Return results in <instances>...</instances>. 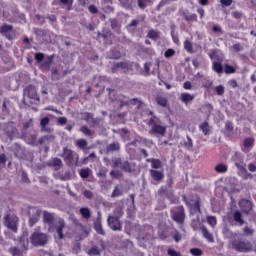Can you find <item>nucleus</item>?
Returning a JSON list of instances; mask_svg holds the SVG:
<instances>
[{
  "instance_id": "obj_1",
  "label": "nucleus",
  "mask_w": 256,
  "mask_h": 256,
  "mask_svg": "<svg viewBox=\"0 0 256 256\" xmlns=\"http://www.w3.org/2000/svg\"><path fill=\"white\" fill-rule=\"evenodd\" d=\"M148 116H150V118L146 125L150 127L149 134L161 135V137L165 136V133H167V127L161 125V118L157 117L153 111H149Z\"/></svg>"
},
{
  "instance_id": "obj_2",
  "label": "nucleus",
  "mask_w": 256,
  "mask_h": 256,
  "mask_svg": "<svg viewBox=\"0 0 256 256\" xmlns=\"http://www.w3.org/2000/svg\"><path fill=\"white\" fill-rule=\"evenodd\" d=\"M231 246L232 249L238 251L239 253H249V251H253V243L243 238H234L231 241Z\"/></svg>"
},
{
  "instance_id": "obj_3",
  "label": "nucleus",
  "mask_w": 256,
  "mask_h": 256,
  "mask_svg": "<svg viewBox=\"0 0 256 256\" xmlns=\"http://www.w3.org/2000/svg\"><path fill=\"white\" fill-rule=\"evenodd\" d=\"M61 157L68 167H71L73 163L75 165H79V154H77V152L73 151L71 148L64 147Z\"/></svg>"
},
{
  "instance_id": "obj_4",
  "label": "nucleus",
  "mask_w": 256,
  "mask_h": 256,
  "mask_svg": "<svg viewBox=\"0 0 256 256\" xmlns=\"http://www.w3.org/2000/svg\"><path fill=\"white\" fill-rule=\"evenodd\" d=\"M170 215L172 221L177 223L180 227H183L185 225V207L183 205L176 206L170 210Z\"/></svg>"
},
{
  "instance_id": "obj_5",
  "label": "nucleus",
  "mask_w": 256,
  "mask_h": 256,
  "mask_svg": "<svg viewBox=\"0 0 256 256\" xmlns=\"http://www.w3.org/2000/svg\"><path fill=\"white\" fill-rule=\"evenodd\" d=\"M30 243L34 247H45L49 243V236L43 232H33L30 236Z\"/></svg>"
},
{
  "instance_id": "obj_6",
  "label": "nucleus",
  "mask_w": 256,
  "mask_h": 256,
  "mask_svg": "<svg viewBox=\"0 0 256 256\" xmlns=\"http://www.w3.org/2000/svg\"><path fill=\"white\" fill-rule=\"evenodd\" d=\"M4 225L12 233H17L19 231V217L15 214H6L4 216Z\"/></svg>"
},
{
  "instance_id": "obj_7",
  "label": "nucleus",
  "mask_w": 256,
  "mask_h": 256,
  "mask_svg": "<svg viewBox=\"0 0 256 256\" xmlns=\"http://www.w3.org/2000/svg\"><path fill=\"white\" fill-rule=\"evenodd\" d=\"M24 97H27L30 99V103H39L41 101V98H39V94H37V88L33 85H28L23 90Z\"/></svg>"
},
{
  "instance_id": "obj_8",
  "label": "nucleus",
  "mask_w": 256,
  "mask_h": 256,
  "mask_svg": "<svg viewBox=\"0 0 256 256\" xmlns=\"http://www.w3.org/2000/svg\"><path fill=\"white\" fill-rule=\"evenodd\" d=\"M231 160L233 161L238 171H245V160L243 159V154L240 152H235Z\"/></svg>"
},
{
  "instance_id": "obj_9",
  "label": "nucleus",
  "mask_w": 256,
  "mask_h": 256,
  "mask_svg": "<svg viewBox=\"0 0 256 256\" xmlns=\"http://www.w3.org/2000/svg\"><path fill=\"white\" fill-rule=\"evenodd\" d=\"M0 33L3 35V37L8 39V41H13V34H15V30L13 29V25L3 24L0 27Z\"/></svg>"
},
{
  "instance_id": "obj_10",
  "label": "nucleus",
  "mask_w": 256,
  "mask_h": 256,
  "mask_svg": "<svg viewBox=\"0 0 256 256\" xmlns=\"http://www.w3.org/2000/svg\"><path fill=\"white\" fill-rule=\"evenodd\" d=\"M107 223L108 227H110L112 231H121V229H123L121 221H119V217L108 216Z\"/></svg>"
},
{
  "instance_id": "obj_11",
  "label": "nucleus",
  "mask_w": 256,
  "mask_h": 256,
  "mask_svg": "<svg viewBox=\"0 0 256 256\" xmlns=\"http://www.w3.org/2000/svg\"><path fill=\"white\" fill-rule=\"evenodd\" d=\"M132 65L128 62H117L112 67V73H117V69H122L124 73H129L132 69Z\"/></svg>"
},
{
  "instance_id": "obj_12",
  "label": "nucleus",
  "mask_w": 256,
  "mask_h": 256,
  "mask_svg": "<svg viewBox=\"0 0 256 256\" xmlns=\"http://www.w3.org/2000/svg\"><path fill=\"white\" fill-rule=\"evenodd\" d=\"M239 205H240L241 209H243V211L246 213L252 212L253 207H255V204L253 203L252 200L245 199V198L239 202Z\"/></svg>"
},
{
  "instance_id": "obj_13",
  "label": "nucleus",
  "mask_w": 256,
  "mask_h": 256,
  "mask_svg": "<svg viewBox=\"0 0 256 256\" xmlns=\"http://www.w3.org/2000/svg\"><path fill=\"white\" fill-rule=\"evenodd\" d=\"M113 103L119 107V109H123V107H129V97L125 95H119L116 99H112Z\"/></svg>"
},
{
  "instance_id": "obj_14",
  "label": "nucleus",
  "mask_w": 256,
  "mask_h": 256,
  "mask_svg": "<svg viewBox=\"0 0 256 256\" xmlns=\"http://www.w3.org/2000/svg\"><path fill=\"white\" fill-rule=\"evenodd\" d=\"M253 147H255V138L253 137L245 138L243 142V148H242L243 153H250Z\"/></svg>"
},
{
  "instance_id": "obj_15",
  "label": "nucleus",
  "mask_w": 256,
  "mask_h": 256,
  "mask_svg": "<svg viewBox=\"0 0 256 256\" xmlns=\"http://www.w3.org/2000/svg\"><path fill=\"white\" fill-rule=\"evenodd\" d=\"M93 227L98 235H105V230H103V224H101V212H98V216L93 224Z\"/></svg>"
},
{
  "instance_id": "obj_16",
  "label": "nucleus",
  "mask_w": 256,
  "mask_h": 256,
  "mask_svg": "<svg viewBox=\"0 0 256 256\" xmlns=\"http://www.w3.org/2000/svg\"><path fill=\"white\" fill-rule=\"evenodd\" d=\"M66 227L67 225L65 224V220L63 219L58 220V222L56 223L55 229L59 236V239H63V237H65V235L63 234V229H65Z\"/></svg>"
},
{
  "instance_id": "obj_17",
  "label": "nucleus",
  "mask_w": 256,
  "mask_h": 256,
  "mask_svg": "<svg viewBox=\"0 0 256 256\" xmlns=\"http://www.w3.org/2000/svg\"><path fill=\"white\" fill-rule=\"evenodd\" d=\"M82 116L84 121H87L90 127H95V125H97V119H95L93 113L84 112Z\"/></svg>"
},
{
  "instance_id": "obj_18",
  "label": "nucleus",
  "mask_w": 256,
  "mask_h": 256,
  "mask_svg": "<svg viewBox=\"0 0 256 256\" xmlns=\"http://www.w3.org/2000/svg\"><path fill=\"white\" fill-rule=\"evenodd\" d=\"M121 169L124 173H135V164L126 160L122 163Z\"/></svg>"
},
{
  "instance_id": "obj_19",
  "label": "nucleus",
  "mask_w": 256,
  "mask_h": 256,
  "mask_svg": "<svg viewBox=\"0 0 256 256\" xmlns=\"http://www.w3.org/2000/svg\"><path fill=\"white\" fill-rule=\"evenodd\" d=\"M40 217H41V212L37 210L29 218V222H28L29 227H34L35 225H37V223H39Z\"/></svg>"
},
{
  "instance_id": "obj_20",
  "label": "nucleus",
  "mask_w": 256,
  "mask_h": 256,
  "mask_svg": "<svg viewBox=\"0 0 256 256\" xmlns=\"http://www.w3.org/2000/svg\"><path fill=\"white\" fill-rule=\"evenodd\" d=\"M200 229H201V233H202L203 237H205V239L208 241V243H215V238H213V234H211V232H209L207 227L202 226Z\"/></svg>"
},
{
  "instance_id": "obj_21",
  "label": "nucleus",
  "mask_w": 256,
  "mask_h": 256,
  "mask_svg": "<svg viewBox=\"0 0 256 256\" xmlns=\"http://www.w3.org/2000/svg\"><path fill=\"white\" fill-rule=\"evenodd\" d=\"M53 59H55V54L47 56L45 61L41 63V67L49 71V69H51V66L53 65Z\"/></svg>"
},
{
  "instance_id": "obj_22",
  "label": "nucleus",
  "mask_w": 256,
  "mask_h": 256,
  "mask_svg": "<svg viewBox=\"0 0 256 256\" xmlns=\"http://www.w3.org/2000/svg\"><path fill=\"white\" fill-rule=\"evenodd\" d=\"M146 162L151 163V167L153 170L161 169L163 167V163L161 162V160L157 158H148Z\"/></svg>"
},
{
  "instance_id": "obj_23",
  "label": "nucleus",
  "mask_w": 256,
  "mask_h": 256,
  "mask_svg": "<svg viewBox=\"0 0 256 256\" xmlns=\"http://www.w3.org/2000/svg\"><path fill=\"white\" fill-rule=\"evenodd\" d=\"M150 177H152V179L154 181H163V177H165V175L163 174V171H158V170H150Z\"/></svg>"
},
{
  "instance_id": "obj_24",
  "label": "nucleus",
  "mask_w": 256,
  "mask_h": 256,
  "mask_svg": "<svg viewBox=\"0 0 256 256\" xmlns=\"http://www.w3.org/2000/svg\"><path fill=\"white\" fill-rule=\"evenodd\" d=\"M19 133V130L13 125H8L6 128V135L9 137V139H13L16 137V135Z\"/></svg>"
},
{
  "instance_id": "obj_25",
  "label": "nucleus",
  "mask_w": 256,
  "mask_h": 256,
  "mask_svg": "<svg viewBox=\"0 0 256 256\" xmlns=\"http://www.w3.org/2000/svg\"><path fill=\"white\" fill-rule=\"evenodd\" d=\"M232 217H233L235 223H238V225H240V227L245 225V220H243V215L241 214V211L236 210L232 214Z\"/></svg>"
},
{
  "instance_id": "obj_26",
  "label": "nucleus",
  "mask_w": 256,
  "mask_h": 256,
  "mask_svg": "<svg viewBox=\"0 0 256 256\" xmlns=\"http://www.w3.org/2000/svg\"><path fill=\"white\" fill-rule=\"evenodd\" d=\"M194 202L193 204H190V209L194 213H201V198H197L196 200H191Z\"/></svg>"
},
{
  "instance_id": "obj_27",
  "label": "nucleus",
  "mask_w": 256,
  "mask_h": 256,
  "mask_svg": "<svg viewBox=\"0 0 256 256\" xmlns=\"http://www.w3.org/2000/svg\"><path fill=\"white\" fill-rule=\"evenodd\" d=\"M158 195H160V197L165 195L167 199H170V201L173 199V192H169L167 186H162L158 191Z\"/></svg>"
},
{
  "instance_id": "obj_28",
  "label": "nucleus",
  "mask_w": 256,
  "mask_h": 256,
  "mask_svg": "<svg viewBox=\"0 0 256 256\" xmlns=\"http://www.w3.org/2000/svg\"><path fill=\"white\" fill-rule=\"evenodd\" d=\"M121 149V144L119 142H112L106 147L107 153H113Z\"/></svg>"
},
{
  "instance_id": "obj_29",
  "label": "nucleus",
  "mask_w": 256,
  "mask_h": 256,
  "mask_svg": "<svg viewBox=\"0 0 256 256\" xmlns=\"http://www.w3.org/2000/svg\"><path fill=\"white\" fill-rule=\"evenodd\" d=\"M214 171L220 174L227 173V171H229V166L224 163H219L214 167Z\"/></svg>"
},
{
  "instance_id": "obj_30",
  "label": "nucleus",
  "mask_w": 256,
  "mask_h": 256,
  "mask_svg": "<svg viewBox=\"0 0 256 256\" xmlns=\"http://www.w3.org/2000/svg\"><path fill=\"white\" fill-rule=\"evenodd\" d=\"M44 223H47L48 225H53V221H55V216H53V214L44 211Z\"/></svg>"
},
{
  "instance_id": "obj_31",
  "label": "nucleus",
  "mask_w": 256,
  "mask_h": 256,
  "mask_svg": "<svg viewBox=\"0 0 256 256\" xmlns=\"http://www.w3.org/2000/svg\"><path fill=\"white\" fill-rule=\"evenodd\" d=\"M195 99V95H191L189 93H182L181 94V101L182 103H185L187 105V103H191V101H193Z\"/></svg>"
},
{
  "instance_id": "obj_32",
  "label": "nucleus",
  "mask_w": 256,
  "mask_h": 256,
  "mask_svg": "<svg viewBox=\"0 0 256 256\" xmlns=\"http://www.w3.org/2000/svg\"><path fill=\"white\" fill-rule=\"evenodd\" d=\"M51 119H49V117H44L40 120V126L42 131H46L47 133H49V128H47V126L49 125Z\"/></svg>"
},
{
  "instance_id": "obj_33",
  "label": "nucleus",
  "mask_w": 256,
  "mask_h": 256,
  "mask_svg": "<svg viewBox=\"0 0 256 256\" xmlns=\"http://www.w3.org/2000/svg\"><path fill=\"white\" fill-rule=\"evenodd\" d=\"M212 70L218 75L223 74V64L221 62H213L212 63Z\"/></svg>"
},
{
  "instance_id": "obj_34",
  "label": "nucleus",
  "mask_w": 256,
  "mask_h": 256,
  "mask_svg": "<svg viewBox=\"0 0 256 256\" xmlns=\"http://www.w3.org/2000/svg\"><path fill=\"white\" fill-rule=\"evenodd\" d=\"M199 129L200 131H202L203 135H209V131L211 130L209 122L205 121L202 124H200Z\"/></svg>"
},
{
  "instance_id": "obj_35",
  "label": "nucleus",
  "mask_w": 256,
  "mask_h": 256,
  "mask_svg": "<svg viewBox=\"0 0 256 256\" xmlns=\"http://www.w3.org/2000/svg\"><path fill=\"white\" fill-rule=\"evenodd\" d=\"M93 173L90 168H82L79 172L81 179H87Z\"/></svg>"
},
{
  "instance_id": "obj_36",
  "label": "nucleus",
  "mask_w": 256,
  "mask_h": 256,
  "mask_svg": "<svg viewBox=\"0 0 256 256\" xmlns=\"http://www.w3.org/2000/svg\"><path fill=\"white\" fill-rule=\"evenodd\" d=\"M185 21H192V22H197V14H191L189 15V11H185L182 13Z\"/></svg>"
},
{
  "instance_id": "obj_37",
  "label": "nucleus",
  "mask_w": 256,
  "mask_h": 256,
  "mask_svg": "<svg viewBox=\"0 0 256 256\" xmlns=\"http://www.w3.org/2000/svg\"><path fill=\"white\" fill-rule=\"evenodd\" d=\"M87 145H88V142L85 139H78L76 141V147H78L79 149H82V151H85V149H87Z\"/></svg>"
},
{
  "instance_id": "obj_38",
  "label": "nucleus",
  "mask_w": 256,
  "mask_h": 256,
  "mask_svg": "<svg viewBox=\"0 0 256 256\" xmlns=\"http://www.w3.org/2000/svg\"><path fill=\"white\" fill-rule=\"evenodd\" d=\"M156 103L157 105H160V107H167L169 102L167 101V98L163 96H158L156 97Z\"/></svg>"
},
{
  "instance_id": "obj_39",
  "label": "nucleus",
  "mask_w": 256,
  "mask_h": 256,
  "mask_svg": "<svg viewBox=\"0 0 256 256\" xmlns=\"http://www.w3.org/2000/svg\"><path fill=\"white\" fill-rule=\"evenodd\" d=\"M80 131H81V133H83L87 137H91V136L95 135V131L89 129V127H87V126H82L80 128Z\"/></svg>"
},
{
  "instance_id": "obj_40",
  "label": "nucleus",
  "mask_w": 256,
  "mask_h": 256,
  "mask_svg": "<svg viewBox=\"0 0 256 256\" xmlns=\"http://www.w3.org/2000/svg\"><path fill=\"white\" fill-rule=\"evenodd\" d=\"M237 69H235L234 66H231L229 64H225L224 65V73H226V75H233V73H236Z\"/></svg>"
},
{
  "instance_id": "obj_41",
  "label": "nucleus",
  "mask_w": 256,
  "mask_h": 256,
  "mask_svg": "<svg viewBox=\"0 0 256 256\" xmlns=\"http://www.w3.org/2000/svg\"><path fill=\"white\" fill-rule=\"evenodd\" d=\"M80 215H82L83 219H90L91 210L89 208H80Z\"/></svg>"
},
{
  "instance_id": "obj_42",
  "label": "nucleus",
  "mask_w": 256,
  "mask_h": 256,
  "mask_svg": "<svg viewBox=\"0 0 256 256\" xmlns=\"http://www.w3.org/2000/svg\"><path fill=\"white\" fill-rule=\"evenodd\" d=\"M121 195H123V190H121L119 185H116L111 194V197H112V199H115V197H121Z\"/></svg>"
},
{
  "instance_id": "obj_43",
  "label": "nucleus",
  "mask_w": 256,
  "mask_h": 256,
  "mask_svg": "<svg viewBox=\"0 0 256 256\" xmlns=\"http://www.w3.org/2000/svg\"><path fill=\"white\" fill-rule=\"evenodd\" d=\"M184 148L188 151H193V139H191V136H187V141L184 142Z\"/></svg>"
},
{
  "instance_id": "obj_44",
  "label": "nucleus",
  "mask_w": 256,
  "mask_h": 256,
  "mask_svg": "<svg viewBox=\"0 0 256 256\" xmlns=\"http://www.w3.org/2000/svg\"><path fill=\"white\" fill-rule=\"evenodd\" d=\"M230 51L233 53H241V51H243V45H241V43H236L230 47Z\"/></svg>"
},
{
  "instance_id": "obj_45",
  "label": "nucleus",
  "mask_w": 256,
  "mask_h": 256,
  "mask_svg": "<svg viewBox=\"0 0 256 256\" xmlns=\"http://www.w3.org/2000/svg\"><path fill=\"white\" fill-rule=\"evenodd\" d=\"M20 243V249H22V251H27V249H29V240H25L24 238H21L19 240Z\"/></svg>"
},
{
  "instance_id": "obj_46",
  "label": "nucleus",
  "mask_w": 256,
  "mask_h": 256,
  "mask_svg": "<svg viewBox=\"0 0 256 256\" xmlns=\"http://www.w3.org/2000/svg\"><path fill=\"white\" fill-rule=\"evenodd\" d=\"M184 49L185 51H187L188 53H194V50H193V43H191V41L189 40H186L184 42Z\"/></svg>"
},
{
  "instance_id": "obj_47",
  "label": "nucleus",
  "mask_w": 256,
  "mask_h": 256,
  "mask_svg": "<svg viewBox=\"0 0 256 256\" xmlns=\"http://www.w3.org/2000/svg\"><path fill=\"white\" fill-rule=\"evenodd\" d=\"M9 252L12 254V256H23V252L17 247H11Z\"/></svg>"
},
{
  "instance_id": "obj_48",
  "label": "nucleus",
  "mask_w": 256,
  "mask_h": 256,
  "mask_svg": "<svg viewBox=\"0 0 256 256\" xmlns=\"http://www.w3.org/2000/svg\"><path fill=\"white\" fill-rule=\"evenodd\" d=\"M110 177H112V179H121V177H123V173L119 170H112L110 171Z\"/></svg>"
},
{
  "instance_id": "obj_49",
  "label": "nucleus",
  "mask_w": 256,
  "mask_h": 256,
  "mask_svg": "<svg viewBox=\"0 0 256 256\" xmlns=\"http://www.w3.org/2000/svg\"><path fill=\"white\" fill-rule=\"evenodd\" d=\"M147 37L155 41L156 39H159V32L155 30H150L147 34Z\"/></svg>"
},
{
  "instance_id": "obj_50",
  "label": "nucleus",
  "mask_w": 256,
  "mask_h": 256,
  "mask_svg": "<svg viewBox=\"0 0 256 256\" xmlns=\"http://www.w3.org/2000/svg\"><path fill=\"white\" fill-rule=\"evenodd\" d=\"M214 91L217 95H219L221 97V96L225 95V86H223V85L216 86L214 88Z\"/></svg>"
},
{
  "instance_id": "obj_51",
  "label": "nucleus",
  "mask_w": 256,
  "mask_h": 256,
  "mask_svg": "<svg viewBox=\"0 0 256 256\" xmlns=\"http://www.w3.org/2000/svg\"><path fill=\"white\" fill-rule=\"evenodd\" d=\"M59 2L62 5L67 6V11H71V9H73V0H59Z\"/></svg>"
},
{
  "instance_id": "obj_52",
  "label": "nucleus",
  "mask_w": 256,
  "mask_h": 256,
  "mask_svg": "<svg viewBox=\"0 0 256 256\" xmlns=\"http://www.w3.org/2000/svg\"><path fill=\"white\" fill-rule=\"evenodd\" d=\"M243 233L247 237H252L253 233H255V230L253 228L249 227V226H246L243 229Z\"/></svg>"
},
{
  "instance_id": "obj_53",
  "label": "nucleus",
  "mask_w": 256,
  "mask_h": 256,
  "mask_svg": "<svg viewBox=\"0 0 256 256\" xmlns=\"http://www.w3.org/2000/svg\"><path fill=\"white\" fill-rule=\"evenodd\" d=\"M52 167H58V169H61V167H63V161L59 158H54L52 160Z\"/></svg>"
},
{
  "instance_id": "obj_54",
  "label": "nucleus",
  "mask_w": 256,
  "mask_h": 256,
  "mask_svg": "<svg viewBox=\"0 0 256 256\" xmlns=\"http://www.w3.org/2000/svg\"><path fill=\"white\" fill-rule=\"evenodd\" d=\"M190 253L193 256H203V250H201L200 248H191Z\"/></svg>"
},
{
  "instance_id": "obj_55",
  "label": "nucleus",
  "mask_w": 256,
  "mask_h": 256,
  "mask_svg": "<svg viewBox=\"0 0 256 256\" xmlns=\"http://www.w3.org/2000/svg\"><path fill=\"white\" fill-rule=\"evenodd\" d=\"M207 223L210 224L211 227H215L217 225V218L215 216H208Z\"/></svg>"
},
{
  "instance_id": "obj_56",
  "label": "nucleus",
  "mask_w": 256,
  "mask_h": 256,
  "mask_svg": "<svg viewBox=\"0 0 256 256\" xmlns=\"http://www.w3.org/2000/svg\"><path fill=\"white\" fill-rule=\"evenodd\" d=\"M129 105H137L138 107H141L143 105V102L139 100L138 98L128 99Z\"/></svg>"
},
{
  "instance_id": "obj_57",
  "label": "nucleus",
  "mask_w": 256,
  "mask_h": 256,
  "mask_svg": "<svg viewBox=\"0 0 256 256\" xmlns=\"http://www.w3.org/2000/svg\"><path fill=\"white\" fill-rule=\"evenodd\" d=\"M120 165L121 167L123 166V161L121 160V158H116L112 161L113 169H117V167H119Z\"/></svg>"
},
{
  "instance_id": "obj_58",
  "label": "nucleus",
  "mask_w": 256,
  "mask_h": 256,
  "mask_svg": "<svg viewBox=\"0 0 256 256\" xmlns=\"http://www.w3.org/2000/svg\"><path fill=\"white\" fill-rule=\"evenodd\" d=\"M35 61H37V63H43V60L45 59V54L39 52L36 53L34 56Z\"/></svg>"
},
{
  "instance_id": "obj_59",
  "label": "nucleus",
  "mask_w": 256,
  "mask_h": 256,
  "mask_svg": "<svg viewBox=\"0 0 256 256\" xmlns=\"http://www.w3.org/2000/svg\"><path fill=\"white\" fill-rule=\"evenodd\" d=\"M175 55V50L173 48H169L168 50L165 51L164 57L166 59H169Z\"/></svg>"
},
{
  "instance_id": "obj_60",
  "label": "nucleus",
  "mask_w": 256,
  "mask_h": 256,
  "mask_svg": "<svg viewBox=\"0 0 256 256\" xmlns=\"http://www.w3.org/2000/svg\"><path fill=\"white\" fill-rule=\"evenodd\" d=\"M167 255L168 256H182L181 252H177L175 249L173 248H168L167 250Z\"/></svg>"
},
{
  "instance_id": "obj_61",
  "label": "nucleus",
  "mask_w": 256,
  "mask_h": 256,
  "mask_svg": "<svg viewBox=\"0 0 256 256\" xmlns=\"http://www.w3.org/2000/svg\"><path fill=\"white\" fill-rule=\"evenodd\" d=\"M173 239L175 243H179L183 239V235H181L177 230L174 231Z\"/></svg>"
},
{
  "instance_id": "obj_62",
  "label": "nucleus",
  "mask_w": 256,
  "mask_h": 256,
  "mask_svg": "<svg viewBox=\"0 0 256 256\" xmlns=\"http://www.w3.org/2000/svg\"><path fill=\"white\" fill-rule=\"evenodd\" d=\"M90 255H101V250L97 246H94L89 251Z\"/></svg>"
},
{
  "instance_id": "obj_63",
  "label": "nucleus",
  "mask_w": 256,
  "mask_h": 256,
  "mask_svg": "<svg viewBox=\"0 0 256 256\" xmlns=\"http://www.w3.org/2000/svg\"><path fill=\"white\" fill-rule=\"evenodd\" d=\"M15 157H23V149L21 147H18L14 151Z\"/></svg>"
},
{
  "instance_id": "obj_64",
  "label": "nucleus",
  "mask_w": 256,
  "mask_h": 256,
  "mask_svg": "<svg viewBox=\"0 0 256 256\" xmlns=\"http://www.w3.org/2000/svg\"><path fill=\"white\" fill-rule=\"evenodd\" d=\"M57 125H67V119L65 117L57 118Z\"/></svg>"
}]
</instances>
